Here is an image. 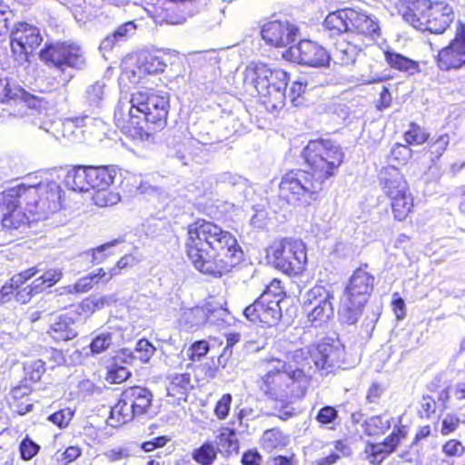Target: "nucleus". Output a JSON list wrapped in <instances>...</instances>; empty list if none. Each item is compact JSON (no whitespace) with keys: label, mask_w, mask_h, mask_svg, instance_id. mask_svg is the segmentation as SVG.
I'll list each match as a JSON object with an SVG mask.
<instances>
[{"label":"nucleus","mask_w":465,"mask_h":465,"mask_svg":"<svg viewBox=\"0 0 465 465\" xmlns=\"http://www.w3.org/2000/svg\"><path fill=\"white\" fill-rule=\"evenodd\" d=\"M39 57L45 64L61 71L65 68H79L84 64L80 47L67 42L45 44L39 52Z\"/></svg>","instance_id":"nucleus-14"},{"label":"nucleus","mask_w":465,"mask_h":465,"mask_svg":"<svg viewBox=\"0 0 465 465\" xmlns=\"http://www.w3.org/2000/svg\"><path fill=\"white\" fill-rule=\"evenodd\" d=\"M290 78L282 69H272L264 64L249 66L245 70L244 82L250 85L256 97L269 113L279 114L285 107L286 88Z\"/></svg>","instance_id":"nucleus-4"},{"label":"nucleus","mask_w":465,"mask_h":465,"mask_svg":"<svg viewBox=\"0 0 465 465\" xmlns=\"http://www.w3.org/2000/svg\"><path fill=\"white\" fill-rule=\"evenodd\" d=\"M261 35L269 45L284 47L295 40L296 29L288 22L274 20L263 25Z\"/></svg>","instance_id":"nucleus-24"},{"label":"nucleus","mask_w":465,"mask_h":465,"mask_svg":"<svg viewBox=\"0 0 465 465\" xmlns=\"http://www.w3.org/2000/svg\"><path fill=\"white\" fill-rule=\"evenodd\" d=\"M450 141L449 134H442L428 143L427 146L424 148V152L431 163L436 164L440 161L447 151Z\"/></svg>","instance_id":"nucleus-35"},{"label":"nucleus","mask_w":465,"mask_h":465,"mask_svg":"<svg viewBox=\"0 0 465 465\" xmlns=\"http://www.w3.org/2000/svg\"><path fill=\"white\" fill-rule=\"evenodd\" d=\"M308 353L317 369L323 370L330 367L338 357L339 349L330 339H323L309 347Z\"/></svg>","instance_id":"nucleus-25"},{"label":"nucleus","mask_w":465,"mask_h":465,"mask_svg":"<svg viewBox=\"0 0 465 465\" xmlns=\"http://www.w3.org/2000/svg\"><path fill=\"white\" fill-rule=\"evenodd\" d=\"M41 450V446L26 435L18 445V451L22 460H32Z\"/></svg>","instance_id":"nucleus-47"},{"label":"nucleus","mask_w":465,"mask_h":465,"mask_svg":"<svg viewBox=\"0 0 465 465\" xmlns=\"http://www.w3.org/2000/svg\"><path fill=\"white\" fill-rule=\"evenodd\" d=\"M282 56L290 62L311 67H324L330 63L327 50L311 40H301L285 50Z\"/></svg>","instance_id":"nucleus-17"},{"label":"nucleus","mask_w":465,"mask_h":465,"mask_svg":"<svg viewBox=\"0 0 465 465\" xmlns=\"http://www.w3.org/2000/svg\"><path fill=\"white\" fill-rule=\"evenodd\" d=\"M170 55V52L163 50L147 52L137 65V71L125 70L120 79L125 84L136 86L143 83L146 74L163 73L167 66V57Z\"/></svg>","instance_id":"nucleus-19"},{"label":"nucleus","mask_w":465,"mask_h":465,"mask_svg":"<svg viewBox=\"0 0 465 465\" xmlns=\"http://www.w3.org/2000/svg\"><path fill=\"white\" fill-rule=\"evenodd\" d=\"M156 349L153 343H151L147 339L143 338L138 340L134 347V357L135 360H138L141 363H148L151 358L153 356Z\"/></svg>","instance_id":"nucleus-49"},{"label":"nucleus","mask_w":465,"mask_h":465,"mask_svg":"<svg viewBox=\"0 0 465 465\" xmlns=\"http://www.w3.org/2000/svg\"><path fill=\"white\" fill-rule=\"evenodd\" d=\"M348 34L361 40L380 36V25L377 18L361 10L351 8Z\"/></svg>","instance_id":"nucleus-23"},{"label":"nucleus","mask_w":465,"mask_h":465,"mask_svg":"<svg viewBox=\"0 0 465 465\" xmlns=\"http://www.w3.org/2000/svg\"><path fill=\"white\" fill-rule=\"evenodd\" d=\"M442 452L448 458H460L465 453V447L456 439H450L442 445Z\"/></svg>","instance_id":"nucleus-57"},{"label":"nucleus","mask_w":465,"mask_h":465,"mask_svg":"<svg viewBox=\"0 0 465 465\" xmlns=\"http://www.w3.org/2000/svg\"><path fill=\"white\" fill-rule=\"evenodd\" d=\"M74 417V412L69 408L61 409L49 415L47 420L60 429L66 428Z\"/></svg>","instance_id":"nucleus-56"},{"label":"nucleus","mask_w":465,"mask_h":465,"mask_svg":"<svg viewBox=\"0 0 465 465\" xmlns=\"http://www.w3.org/2000/svg\"><path fill=\"white\" fill-rule=\"evenodd\" d=\"M121 197L118 193L112 190L111 187H102L94 190L92 201L97 207L104 208L118 203Z\"/></svg>","instance_id":"nucleus-40"},{"label":"nucleus","mask_w":465,"mask_h":465,"mask_svg":"<svg viewBox=\"0 0 465 465\" xmlns=\"http://www.w3.org/2000/svg\"><path fill=\"white\" fill-rule=\"evenodd\" d=\"M460 418L453 413H449L443 419L440 428V433L443 436L450 435L454 432L460 426Z\"/></svg>","instance_id":"nucleus-61"},{"label":"nucleus","mask_w":465,"mask_h":465,"mask_svg":"<svg viewBox=\"0 0 465 465\" xmlns=\"http://www.w3.org/2000/svg\"><path fill=\"white\" fill-rule=\"evenodd\" d=\"M209 351L210 344L207 341H195L189 346L187 356L192 361H199L208 354Z\"/></svg>","instance_id":"nucleus-52"},{"label":"nucleus","mask_w":465,"mask_h":465,"mask_svg":"<svg viewBox=\"0 0 465 465\" xmlns=\"http://www.w3.org/2000/svg\"><path fill=\"white\" fill-rule=\"evenodd\" d=\"M39 272L38 266L34 265L10 277L0 288V305L11 301L22 305L27 304L35 296L52 288L63 278L60 269L50 268L29 282Z\"/></svg>","instance_id":"nucleus-5"},{"label":"nucleus","mask_w":465,"mask_h":465,"mask_svg":"<svg viewBox=\"0 0 465 465\" xmlns=\"http://www.w3.org/2000/svg\"><path fill=\"white\" fill-rule=\"evenodd\" d=\"M21 203H24V195L18 185L6 188L0 193V223L4 229H25L32 223L37 222L36 217L25 208L22 211Z\"/></svg>","instance_id":"nucleus-13"},{"label":"nucleus","mask_w":465,"mask_h":465,"mask_svg":"<svg viewBox=\"0 0 465 465\" xmlns=\"http://www.w3.org/2000/svg\"><path fill=\"white\" fill-rule=\"evenodd\" d=\"M339 417L338 411L332 406H324L319 410L315 420L321 425H328L334 422Z\"/></svg>","instance_id":"nucleus-60"},{"label":"nucleus","mask_w":465,"mask_h":465,"mask_svg":"<svg viewBox=\"0 0 465 465\" xmlns=\"http://www.w3.org/2000/svg\"><path fill=\"white\" fill-rule=\"evenodd\" d=\"M95 284L88 274L79 278L74 284L65 287V292L69 294H83L90 292Z\"/></svg>","instance_id":"nucleus-54"},{"label":"nucleus","mask_w":465,"mask_h":465,"mask_svg":"<svg viewBox=\"0 0 465 465\" xmlns=\"http://www.w3.org/2000/svg\"><path fill=\"white\" fill-rule=\"evenodd\" d=\"M118 242V240H114L91 249L89 251L91 263L93 265H99L105 263L109 259L114 257L117 253L112 248Z\"/></svg>","instance_id":"nucleus-42"},{"label":"nucleus","mask_w":465,"mask_h":465,"mask_svg":"<svg viewBox=\"0 0 465 465\" xmlns=\"http://www.w3.org/2000/svg\"><path fill=\"white\" fill-rule=\"evenodd\" d=\"M261 443L263 449L272 450L285 444L284 436L277 428L269 429L263 432Z\"/></svg>","instance_id":"nucleus-46"},{"label":"nucleus","mask_w":465,"mask_h":465,"mask_svg":"<svg viewBox=\"0 0 465 465\" xmlns=\"http://www.w3.org/2000/svg\"><path fill=\"white\" fill-rule=\"evenodd\" d=\"M128 113L117 107L114 113V125L133 140L145 141L163 130L170 110V95L163 91H137L130 98Z\"/></svg>","instance_id":"nucleus-3"},{"label":"nucleus","mask_w":465,"mask_h":465,"mask_svg":"<svg viewBox=\"0 0 465 465\" xmlns=\"http://www.w3.org/2000/svg\"><path fill=\"white\" fill-rule=\"evenodd\" d=\"M435 62L441 71L458 70L465 65V24L458 21L454 37L439 50Z\"/></svg>","instance_id":"nucleus-16"},{"label":"nucleus","mask_w":465,"mask_h":465,"mask_svg":"<svg viewBox=\"0 0 465 465\" xmlns=\"http://www.w3.org/2000/svg\"><path fill=\"white\" fill-rule=\"evenodd\" d=\"M379 184L389 201L393 220L403 223L411 218L415 212V198L400 169L395 166L384 167L379 175Z\"/></svg>","instance_id":"nucleus-7"},{"label":"nucleus","mask_w":465,"mask_h":465,"mask_svg":"<svg viewBox=\"0 0 465 465\" xmlns=\"http://www.w3.org/2000/svg\"><path fill=\"white\" fill-rule=\"evenodd\" d=\"M153 394L146 387H125L111 408L110 419L116 421V426L126 424L135 418L148 414L153 407Z\"/></svg>","instance_id":"nucleus-12"},{"label":"nucleus","mask_w":465,"mask_h":465,"mask_svg":"<svg viewBox=\"0 0 465 465\" xmlns=\"http://www.w3.org/2000/svg\"><path fill=\"white\" fill-rule=\"evenodd\" d=\"M221 452L220 448L213 440H204L191 452L193 460L198 465H213Z\"/></svg>","instance_id":"nucleus-31"},{"label":"nucleus","mask_w":465,"mask_h":465,"mask_svg":"<svg viewBox=\"0 0 465 465\" xmlns=\"http://www.w3.org/2000/svg\"><path fill=\"white\" fill-rule=\"evenodd\" d=\"M39 29L28 23L19 22L12 31L10 46L15 59L26 61L28 54L34 52L42 43Z\"/></svg>","instance_id":"nucleus-20"},{"label":"nucleus","mask_w":465,"mask_h":465,"mask_svg":"<svg viewBox=\"0 0 465 465\" xmlns=\"http://www.w3.org/2000/svg\"><path fill=\"white\" fill-rule=\"evenodd\" d=\"M408 427L404 424H397L391 432L381 442L367 441L363 453L365 459L371 465H381L382 461L393 453L400 443L408 436Z\"/></svg>","instance_id":"nucleus-18"},{"label":"nucleus","mask_w":465,"mask_h":465,"mask_svg":"<svg viewBox=\"0 0 465 465\" xmlns=\"http://www.w3.org/2000/svg\"><path fill=\"white\" fill-rule=\"evenodd\" d=\"M91 173V190L94 191L102 187H111L116 176V170L111 165H93Z\"/></svg>","instance_id":"nucleus-32"},{"label":"nucleus","mask_w":465,"mask_h":465,"mask_svg":"<svg viewBox=\"0 0 465 465\" xmlns=\"http://www.w3.org/2000/svg\"><path fill=\"white\" fill-rule=\"evenodd\" d=\"M74 321L67 315H59L56 320L51 323L46 333L54 342L67 341L77 336L76 331L73 327Z\"/></svg>","instance_id":"nucleus-28"},{"label":"nucleus","mask_w":465,"mask_h":465,"mask_svg":"<svg viewBox=\"0 0 465 465\" xmlns=\"http://www.w3.org/2000/svg\"><path fill=\"white\" fill-rule=\"evenodd\" d=\"M33 391L34 388L25 385V381H19L17 385L11 389L9 404L15 408L18 415L23 416L32 411L34 404L31 402L29 396Z\"/></svg>","instance_id":"nucleus-26"},{"label":"nucleus","mask_w":465,"mask_h":465,"mask_svg":"<svg viewBox=\"0 0 465 465\" xmlns=\"http://www.w3.org/2000/svg\"><path fill=\"white\" fill-rule=\"evenodd\" d=\"M441 388V377L436 376L434 377L427 385L426 389L430 393H439L438 401L445 406L450 398V387H445L440 391Z\"/></svg>","instance_id":"nucleus-53"},{"label":"nucleus","mask_w":465,"mask_h":465,"mask_svg":"<svg viewBox=\"0 0 465 465\" xmlns=\"http://www.w3.org/2000/svg\"><path fill=\"white\" fill-rule=\"evenodd\" d=\"M184 231V252L200 273L221 278L238 263L242 251L232 232L204 218L188 223Z\"/></svg>","instance_id":"nucleus-2"},{"label":"nucleus","mask_w":465,"mask_h":465,"mask_svg":"<svg viewBox=\"0 0 465 465\" xmlns=\"http://www.w3.org/2000/svg\"><path fill=\"white\" fill-rule=\"evenodd\" d=\"M351 8H342L331 12L323 21L324 28L332 35L348 33Z\"/></svg>","instance_id":"nucleus-30"},{"label":"nucleus","mask_w":465,"mask_h":465,"mask_svg":"<svg viewBox=\"0 0 465 465\" xmlns=\"http://www.w3.org/2000/svg\"><path fill=\"white\" fill-rule=\"evenodd\" d=\"M82 455V449L78 445L68 446L61 455V460L64 465H68L76 460Z\"/></svg>","instance_id":"nucleus-64"},{"label":"nucleus","mask_w":465,"mask_h":465,"mask_svg":"<svg viewBox=\"0 0 465 465\" xmlns=\"http://www.w3.org/2000/svg\"><path fill=\"white\" fill-rule=\"evenodd\" d=\"M167 393L169 396L184 399L191 385V374L188 372L175 373L168 378Z\"/></svg>","instance_id":"nucleus-33"},{"label":"nucleus","mask_w":465,"mask_h":465,"mask_svg":"<svg viewBox=\"0 0 465 465\" xmlns=\"http://www.w3.org/2000/svg\"><path fill=\"white\" fill-rule=\"evenodd\" d=\"M383 54L385 62L392 70L408 75H415L420 72V63L402 54L388 49L383 52Z\"/></svg>","instance_id":"nucleus-27"},{"label":"nucleus","mask_w":465,"mask_h":465,"mask_svg":"<svg viewBox=\"0 0 465 465\" xmlns=\"http://www.w3.org/2000/svg\"><path fill=\"white\" fill-rule=\"evenodd\" d=\"M137 26L134 21H128L119 25L112 34L105 36L104 44L105 47L113 48L117 43L125 41L135 33Z\"/></svg>","instance_id":"nucleus-38"},{"label":"nucleus","mask_w":465,"mask_h":465,"mask_svg":"<svg viewBox=\"0 0 465 465\" xmlns=\"http://www.w3.org/2000/svg\"><path fill=\"white\" fill-rule=\"evenodd\" d=\"M300 155L305 168H292L282 175L278 197L290 205L307 206L320 198L326 182L338 174L345 154L335 141L319 137L309 140Z\"/></svg>","instance_id":"nucleus-1"},{"label":"nucleus","mask_w":465,"mask_h":465,"mask_svg":"<svg viewBox=\"0 0 465 465\" xmlns=\"http://www.w3.org/2000/svg\"><path fill=\"white\" fill-rule=\"evenodd\" d=\"M217 446L222 447L227 455L237 454L240 450V442L236 438V430L229 427H222L217 436Z\"/></svg>","instance_id":"nucleus-37"},{"label":"nucleus","mask_w":465,"mask_h":465,"mask_svg":"<svg viewBox=\"0 0 465 465\" xmlns=\"http://www.w3.org/2000/svg\"><path fill=\"white\" fill-rule=\"evenodd\" d=\"M310 379L302 369L285 371L273 367L260 377L257 384L265 396L282 401L303 397Z\"/></svg>","instance_id":"nucleus-8"},{"label":"nucleus","mask_w":465,"mask_h":465,"mask_svg":"<svg viewBox=\"0 0 465 465\" xmlns=\"http://www.w3.org/2000/svg\"><path fill=\"white\" fill-rule=\"evenodd\" d=\"M401 15L418 31L442 35L452 24L454 11L445 0H406Z\"/></svg>","instance_id":"nucleus-6"},{"label":"nucleus","mask_w":465,"mask_h":465,"mask_svg":"<svg viewBox=\"0 0 465 465\" xmlns=\"http://www.w3.org/2000/svg\"><path fill=\"white\" fill-rule=\"evenodd\" d=\"M232 402V396L230 393L223 394L216 401L213 408V413L218 420H223L229 416Z\"/></svg>","instance_id":"nucleus-55"},{"label":"nucleus","mask_w":465,"mask_h":465,"mask_svg":"<svg viewBox=\"0 0 465 465\" xmlns=\"http://www.w3.org/2000/svg\"><path fill=\"white\" fill-rule=\"evenodd\" d=\"M437 411V402L430 394H423L419 401L417 416L421 420H430Z\"/></svg>","instance_id":"nucleus-48"},{"label":"nucleus","mask_w":465,"mask_h":465,"mask_svg":"<svg viewBox=\"0 0 465 465\" xmlns=\"http://www.w3.org/2000/svg\"><path fill=\"white\" fill-rule=\"evenodd\" d=\"M134 361L135 357L132 350L123 348L116 351L106 360L105 381L110 384H121L126 381L132 376L126 365L133 364Z\"/></svg>","instance_id":"nucleus-22"},{"label":"nucleus","mask_w":465,"mask_h":465,"mask_svg":"<svg viewBox=\"0 0 465 465\" xmlns=\"http://www.w3.org/2000/svg\"><path fill=\"white\" fill-rule=\"evenodd\" d=\"M169 440L170 439L167 436H158L142 442L140 447L144 452H151L156 449L164 447Z\"/></svg>","instance_id":"nucleus-62"},{"label":"nucleus","mask_w":465,"mask_h":465,"mask_svg":"<svg viewBox=\"0 0 465 465\" xmlns=\"http://www.w3.org/2000/svg\"><path fill=\"white\" fill-rule=\"evenodd\" d=\"M138 262L139 260L132 253L123 255L112 267L114 276L122 274L124 271L132 269L138 264Z\"/></svg>","instance_id":"nucleus-58"},{"label":"nucleus","mask_w":465,"mask_h":465,"mask_svg":"<svg viewBox=\"0 0 465 465\" xmlns=\"http://www.w3.org/2000/svg\"><path fill=\"white\" fill-rule=\"evenodd\" d=\"M93 165H74L67 171L65 183L74 191L88 192L91 190L90 178Z\"/></svg>","instance_id":"nucleus-29"},{"label":"nucleus","mask_w":465,"mask_h":465,"mask_svg":"<svg viewBox=\"0 0 465 465\" xmlns=\"http://www.w3.org/2000/svg\"><path fill=\"white\" fill-rule=\"evenodd\" d=\"M262 456L257 449L245 450L241 458L242 465H262Z\"/></svg>","instance_id":"nucleus-63"},{"label":"nucleus","mask_w":465,"mask_h":465,"mask_svg":"<svg viewBox=\"0 0 465 465\" xmlns=\"http://www.w3.org/2000/svg\"><path fill=\"white\" fill-rule=\"evenodd\" d=\"M335 52L341 64L350 65L355 63L361 48L342 40L335 44Z\"/></svg>","instance_id":"nucleus-39"},{"label":"nucleus","mask_w":465,"mask_h":465,"mask_svg":"<svg viewBox=\"0 0 465 465\" xmlns=\"http://www.w3.org/2000/svg\"><path fill=\"white\" fill-rule=\"evenodd\" d=\"M430 134L418 124L411 122L409 129L404 132L403 139L410 145H421L429 141Z\"/></svg>","instance_id":"nucleus-44"},{"label":"nucleus","mask_w":465,"mask_h":465,"mask_svg":"<svg viewBox=\"0 0 465 465\" xmlns=\"http://www.w3.org/2000/svg\"><path fill=\"white\" fill-rule=\"evenodd\" d=\"M112 343V334L109 332L101 333L95 336L90 343V350L94 354L106 351Z\"/></svg>","instance_id":"nucleus-59"},{"label":"nucleus","mask_w":465,"mask_h":465,"mask_svg":"<svg viewBox=\"0 0 465 465\" xmlns=\"http://www.w3.org/2000/svg\"><path fill=\"white\" fill-rule=\"evenodd\" d=\"M411 157L412 150L407 143H395L390 153L391 162L398 165L407 164L411 159Z\"/></svg>","instance_id":"nucleus-50"},{"label":"nucleus","mask_w":465,"mask_h":465,"mask_svg":"<svg viewBox=\"0 0 465 465\" xmlns=\"http://www.w3.org/2000/svg\"><path fill=\"white\" fill-rule=\"evenodd\" d=\"M260 296H263L264 299H270L272 302H277V305H281V302L287 298V292L285 290L282 281L279 278H273L264 288L263 292Z\"/></svg>","instance_id":"nucleus-43"},{"label":"nucleus","mask_w":465,"mask_h":465,"mask_svg":"<svg viewBox=\"0 0 465 465\" xmlns=\"http://www.w3.org/2000/svg\"><path fill=\"white\" fill-rule=\"evenodd\" d=\"M107 300L105 297L95 298L89 296L82 300L77 305V313L84 317H90L96 311L104 308Z\"/></svg>","instance_id":"nucleus-45"},{"label":"nucleus","mask_w":465,"mask_h":465,"mask_svg":"<svg viewBox=\"0 0 465 465\" xmlns=\"http://www.w3.org/2000/svg\"><path fill=\"white\" fill-rule=\"evenodd\" d=\"M331 299L333 295L322 286H314L307 292L302 309L310 326L317 328L327 323L333 314Z\"/></svg>","instance_id":"nucleus-15"},{"label":"nucleus","mask_w":465,"mask_h":465,"mask_svg":"<svg viewBox=\"0 0 465 465\" xmlns=\"http://www.w3.org/2000/svg\"><path fill=\"white\" fill-rule=\"evenodd\" d=\"M267 258L274 269L289 277H300L307 271V248L300 239H276L267 248Z\"/></svg>","instance_id":"nucleus-10"},{"label":"nucleus","mask_w":465,"mask_h":465,"mask_svg":"<svg viewBox=\"0 0 465 465\" xmlns=\"http://www.w3.org/2000/svg\"><path fill=\"white\" fill-rule=\"evenodd\" d=\"M368 269L362 262L352 272L341 298L340 312L349 323L357 322L373 292L375 277Z\"/></svg>","instance_id":"nucleus-9"},{"label":"nucleus","mask_w":465,"mask_h":465,"mask_svg":"<svg viewBox=\"0 0 465 465\" xmlns=\"http://www.w3.org/2000/svg\"><path fill=\"white\" fill-rule=\"evenodd\" d=\"M45 372L44 365L40 361H35L25 367V376L20 381H25V385L33 387L37 383Z\"/></svg>","instance_id":"nucleus-51"},{"label":"nucleus","mask_w":465,"mask_h":465,"mask_svg":"<svg viewBox=\"0 0 465 465\" xmlns=\"http://www.w3.org/2000/svg\"><path fill=\"white\" fill-rule=\"evenodd\" d=\"M243 315L254 324L272 327L281 320L282 312L281 305H277V302H272L270 299L259 296L245 307Z\"/></svg>","instance_id":"nucleus-21"},{"label":"nucleus","mask_w":465,"mask_h":465,"mask_svg":"<svg viewBox=\"0 0 465 465\" xmlns=\"http://www.w3.org/2000/svg\"><path fill=\"white\" fill-rule=\"evenodd\" d=\"M17 185L24 195L25 208L36 217V221L62 209L64 192L55 182Z\"/></svg>","instance_id":"nucleus-11"},{"label":"nucleus","mask_w":465,"mask_h":465,"mask_svg":"<svg viewBox=\"0 0 465 465\" xmlns=\"http://www.w3.org/2000/svg\"><path fill=\"white\" fill-rule=\"evenodd\" d=\"M154 18L159 24L171 25H181L186 21L183 12L177 7L161 8L160 11L156 10Z\"/></svg>","instance_id":"nucleus-41"},{"label":"nucleus","mask_w":465,"mask_h":465,"mask_svg":"<svg viewBox=\"0 0 465 465\" xmlns=\"http://www.w3.org/2000/svg\"><path fill=\"white\" fill-rule=\"evenodd\" d=\"M372 91L375 95V108L378 111H383L392 105L393 94L397 92V84L377 83L372 87Z\"/></svg>","instance_id":"nucleus-34"},{"label":"nucleus","mask_w":465,"mask_h":465,"mask_svg":"<svg viewBox=\"0 0 465 465\" xmlns=\"http://www.w3.org/2000/svg\"><path fill=\"white\" fill-rule=\"evenodd\" d=\"M25 91L8 77L0 76V104H7L24 97Z\"/></svg>","instance_id":"nucleus-36"}]
</instances>
